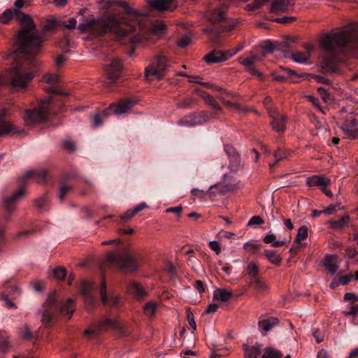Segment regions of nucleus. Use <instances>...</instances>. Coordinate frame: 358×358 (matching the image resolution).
Returning <instances> with one entry per match:
<instances>
[{
    "label": "nucleus",
    "instance_id": "44",
    "mask_svg": "<svg viewBox=\"0 0 358 358\" xmlns=\"http://www.w3.org/2000/svg\"><path fill=\"white\" fill-rule=\"evenodd\" d=\"M266 2V0H255L252 3L247 6L248 10H254L259 8Z\"/></svg>",
    "mask_w": 358,
    "mask_h": 358
},
{
    "label": "nucleus",
    "instance_id": "3",
    "mask_svg": "<svg viewBox=\"0 0 358 358\" xmlns=\"http://www.w3.org/2000/svg\"><path fill=\"white\" fill-rule=\"evenodd\" d=\"M28 5L25 0H15L14 2L13 10L15 13V17L21 25L16 36V43L27 48L37 50L43 43V40L36 34L32 17L20 10L24 6Z\"/></svg>",
    "mask_w": 358,
    "mask_h": 358
},
{
    "label": "nucleus",
    "instance_id": "19",
    "mask_svg": "<svg viewBox=\"0 0 358 358\" xmlns=\"http://www.w3.org/2000/svg\"><path fill=\"white\" fill-rule=\"evenodd\" d=\"M278 320L275 317L263 319L259 321L258 326L262 335H265L274 327L278 325Z\"/></svg>",
    "mask_w": 358,
    "mask_h": 358
},
{
    "label": "nucleus",
    "instance_id": "16",
    "mask_svg": "<svg viewBox=\"0 0 358 358\" xmlns=\"http://www.w3.org/2000/svg\"><path fill=\"white\" fill-rule=\"evenodd\" d=\"M6 114L5 107L0 108V136L7 135L10 132H17L12 124L4 121L3 117Z\"/></svg>",
    "mask_w": 358,
    "mask_h": 358
},
{
    "label": "nucleus",
    "instance_id": "21",
    "mask_svg": "<svg viewBox=\"0 0 358 358\" xmlns=\"http://www.w3.org/2000/svg\"><path fill=\"white\" fill-rule=\"evenodd\" d=\"M289 0H275L270 8V11L275 14L286 13L289 10Z\"/></svg>",
    "mask_w": 358,
    "mask_h": 358
},
{
    "label": "nucleus",
    "instance_id": "48",
    "mask_svg": "<svg viewBox=\"0 0 358 358\" xmlns=\"http://www.w3.org/2000/svg\"><path fill=\"white\" fill-rule=\"evenodd\" d=\"M53 273L55 277L59 280H63L66 275L65 269L61 267L55 268Z\"/></svg>",
    "mask_w": 358,
    "mask_h": 358
},
{
    "label": "nucleus",
    "instance_id": "33",
    "mask_svg": "<svg viewBox=\"0 0 358 358\" xmlns=\"http://www.w3.org/2000/svg\"><path fill=\"white\" fill-rule=\"evenodd\" d=\"M292 58L296 63L306 64L310 58V54L308 52H296L292 54Z\"/></svg>",
    "mask_w": 358,
    "mask_h": 358
},
{
    "label": "nucleus",
    "instance_id": "36",
    "mask_svg": "<svg viewBox=\"0 0 358 358\" xmlns=\"http://www.w3.org/2000/svg\"><path fill=\"white\" fill-rule=\"evenodd\" d=\"M14 16H15V13L13 10L10 8L6 9L0 15V22L3 24H7Z\"/></svg>",
    "mask_w": 358,
    "mask_h": 358
},
{
    "label": "nucleus",
    "instance_id": "6",
    "mask_svg": "<svg viewBox=\"0 0 358 358\" xmlns=\"http://www.w3.org/2000/svg\"><path fill=\"white\" fill-rule=\"evenodd\" d=\"M168 68V60L164 56H157L152 59L150 64L145 69V76L148 80L161 79Z\"/></svg>",
    "mask_w": 358,
    "mask_h": 358
},
{
    "label": "nucleus",
    "instance_id": "24",
    "mask_svg": "<svg viewBox=\"0 0 358 358\" xmlns=\"http://www.w3.org/2000/svg\"><path fill=\"white\" fill-rule=\"evenodd\" d=\"M232 296V292L226 288H217L213 292V299L221 302L228 301Z\"/></svg>",
    "mask_w": 358,
    "mask_h": 358
},
{
    "label": "nucleus",
    "instance_id": "18",
    "mask_svg": "<svg viewBox=\"0 0 358 358\" xmlns=\"http://www.w3.org/2000/svg\"><path fill=\"white\" fill-rule=\"evenodd\" d=\"M120 268L121 269L135 271L138 268L136 259L129 254H121Z\"/></svg>",
    "mask_w": 358,
    "mask_h": 358
},
{
    "label": "nucleus",
    "instance_id": "10",
    "mask_svg": "<svg viewBox=\"0 0 358 358\" xmlns=\"http://www.w3.org/2000/svg\"><path fill=\"white\" fill-rule=\"evenodd\" d=\"M147 4L149 8L159 11H172L176 9L174 0H148Z\"/></svg>",
    "mask_w": 358,
    "mask_h": 358
},
{
    "label": "nucleus",
    "instance_id": "35",
    "mask_svg": "<svg viewBox=\"0 0 358 358\" xmlns=\"http://www.w3.org/2000/svg\"><path fill=\"white\" fill-rule=\"evenodd\" d=\"M121 255H117L113 252H108L106 256V262L120 267Z\"/></svg>",
    "mask_w": 358,
    "mask_h": 358
},
{
    "label": "nucleus",
    "instance_id": "38",
    "mask_svg": "<svg viewBox=\"0 0 358 358\" xmlns=\"http://www.w3.org/2000/svg\"><path fill=\"white\" fill-rule=\"evenodd\" d=\"M250 283V285H253L254 288L259 292H266L268 288V285L265 282L261 281L259 278L251 280Z\"/></svg>",
    "mask_w": 358,
    "mask_h": 358
},
{
    "label": "nucleus",
    "instance_id": "9",
    "mask_svg": "<svg viewBox=\"0 0 358 358\" xmlns=\"http://www.w3.org/2000/svg\"><path fill=\"white\" fill-rule=\"evenodd\" d=\"M120 324L115 318L106 317L101 321L96 327H90L85 329L84 334L87 338H92L104 329L108 328L117 329Z\"/></svg>",
    "mask_w": 358,
    "mask_h": 358
},
{
    "label": "nucleus",
    "instance_id": "50",
    "mask_svg": "<svg viewBox=\"0 0 358 358\" xmlns=\"http://www.w3.org/2000/svg\"><path fill=\"white\" fill-rule=\"evenodd\" d=\"M296 20L295 17H278L273 20V21L281 23V24H289L294 22Z\"/></svg>",
    "mask_w": 358,
    "mask_h": 358
},
{
    "label": "nucleus",
    "instance_id": "20",
    "mask_svg": "<svg viewBox=\"0 0 358 358\" xmlns=\"http://www.w3.org/2000/svg\"><path fill=\"white\" fill-rule=\"evenodd\" d=\"M306 183L308 186H319L320 188L327 187L331 183V180L324 176H313L307 178Z\"/></svg>",
    "mask_w": 358,
    "mask_h": 358
},
{
    "label": "nucleus",
    "instance_id": "40",
    "mask_svg": "<svg viewBox=\"0 0 358 358\" xmlns=\"http://www.w3.org/2000/svg\"><path fill=\"white\" fill-rule=\"evenodd\" d=\"M282 355L278 350L268 348L262 355V358H282Z\"/></svg>",
    "mask_w": 358,
    "mask_h": 358
},
{
    "label": "nucleus",
    "instance_id": "64",
    "mask_svg": "<svg viewBox=\"0 0 358 358\" xmlns=\"http://www.w3.org/2000/svg\"><path fill=\"white\" fill-rule=\"evenodd\" d=\"M317 90L324 102H327L329 98L326 90L323 87H319Z\"/></svg>",
    "mask_w": 358,
    "mask_h": 358
},
{
    "label": "nucleus",
    "instance_id": "27",
    "mask_svg": "<svg viewBox=\"0 0 358 358\" xmlns=\"http://www.w3.org/2000/svg\"><path fill=\"white\" fill-rule=\"evenodd\" d=\"M243 350L245 358H257L260 355V346L258 344L253 346L244 345Z\"/></svg>",
    "mask_w": 358,
    "mask_h": 358
},
{
    "label": "nucleus",
    "instance_id": "12",
    "mask_svg": "<svg viewBox=\"0 0 358 358\" xmlns=\"http://www.w3.org/2000/svg\"><path fill=\"white\" fill-rule=\"evenodd\" d=\"M42 81L50 85L49 87L45 89L47 92L66 95V93H62L56 89V86L59 83V76L57 73H46L43 76Z\"/></svg>",
    "mask_w": 358,
    "mask_h": 358
},
{
    "label": "nucleus",
    "instance_id": "17",
    "mask_svg": "<svg viewBox=\"0 0 358 358\" xmlns=\"http://www.w3.org/2000/svg\"><path fill=\"white\" fill-rule=\"evenodd\" d=\"M270 116L272 119L271 125L273 129L278 132L283 131L285 128L284 115L274 111L271 112Z\"/></svg>",
    "mask_w": 358,
    "mask_h": 358
},
{
    "label": "nucleus",
    "instance_id": "32",
    "mask_svg": "<svg viewBox=\"0 0 358 358\" xmlns=\"http://www.w3.org/2000/svg\"><path fill=\"white\" fill-rule=\"evenodd\" d=\"M46 177V172L45 171H35L31 170L27 171L24 175V178H33L38 182H41L45 180Z\"/></svg>",
    "mask_w": 358,
    "mask_h": 358
},
{
    "label": "nucleus",
    "instance_id": "45",
    "mask_svg": "<svg viewBox=\"0 0 358 358\" xmlns=\"http://www.w3.org/2000/svg\"><path fill=\"white\" fill-rule=\"evenodd\" d=\"M275 48V43L273 42H267L263 46V52L262 57L265 56L266 54L271 53Z\"/></svg>",
    "mask_w": 358,
    "mask_h": 358
},
{
    "label": "nucleus",
    "instance_id": "43",
    "mask_svg": "<svg viewBox=\"0 0 358 358\" xmlns=\"http://www.w3.org/2000/svg\"><path fill=\"white\" fill-rule=\"evenodd\" d=\"M192 38L189 35H185L182 36L178 41V45L180 48H185L191 43Z\"/></svg>",
    "mask_w": 358,
    "mask_h": 358
},
{
    "label": "nucleus",
    "instance_id": "11",
    "mask_svg": "<svg viewBox=\"0 0 358 358\" xmlns=\"http://www.w3.org/2000/svg\"><path fill=\"white\" fill-rule=\"evenodd\" d=\"M238 52V50L233 52L227 51V52H223L222 51H215L205 56V60L208 64L222 62L233 57Z\"/></svg>",
    "mask_w": 358,
    "mask_h": 358
},
{
    "label": "nucleus",
    "instance_id": "60",
    "mask_svg": "<svg viewBox=\"0 0 358 358\" xmlns=\"http://www.w3.org/2000/svg\"><path fill=\"white\" fill-rule=\"evenodd\" d=\"M51 319L52 315L49 311L46 310L43 313L41 320L43 324H48L51 321Z\"/></svg>",
    "mask_w": 358,
    "mask_h": 358
},
{
    "label": "nucleus",
    "instance_id": "37",
    "mask_svg": "<svg viewBox=\"0 0 358 358\" xmlns=\"http://www.w3.org/2000/svg\"><path fill=\"white\" fill-rule=\"evenodd\" d=\"M247 273L248 275L251 278V280L257 278V275L259 273V267L257 263L253 262L249 263L247 266Z\"/></svg>",
    "mask_w": 358,
    "mask_h": 358
},
{
    "label": "nucleus",
    "instance_id": "55",
    "mask_svg": "<svg viewBox=\"0 0 358 358\" xmlns=\"http://www.w3.org/2000/svg\"><path fill=\"white\" fill-rule=\"evenodd\" d=\"M248 70V71L253 76H257V78H259L260 80H263L264 79V76L263 74L259 71L258 70H257L254 65L250 66L249 68L247 69Z\"/></svg>",
    "mask_w": 358,
    "mask_h": 358
},
{
    "label": "nucleus",
    "instance_id": "49",
    "mask_svg": "<svg viewBox=\"0 0 358 358\" xmlns=\"http://www.w3.org/2000/svg\"><path fill=\"white\" fill-rule=\"evenodd\" d=\"M348 216H344L338 221L331 222L334 227L342 228L347 224Z\"/></svg>",
    "mask_w": 358,
    "mask_h": 358
},
{
    "label": "nucleus",
    "instance_id": "34",
    "mask_svg": "<svg viewBox=\"0 0 358 358\" xmlns=\"http://www.w3.org/2000/svg\"><path fill=\"white\" fill-rule=\"evenodd\" d=\"M157 305L154 301L148 302L143 307L145 314L148 317L155 316L157 312Z\"/></svg>",
    "mask_w": 358,
    "mask_h": 358
},
{
    "label": "nucleus",
    "instance_id": "62",
    "mask_svg": "<svg viewBox=\"0 0 358 358\" xmlns=\"http://www.w3.org/2000/svg\"><path fill=\"white\" fill-rule=\"evenodd\" d=\"M77 24L76 20L73 17L69 19L66 23H65V27L69 29H75Z\"/></svg>",
    "mask_w": 358,
    "mask_h": 358
},
{
    "label": "nucleus",
    "instance_id": "26",
    "mask_svg": "<svg viewBox=\"0 0 358 358\" xmlns=\"http://www.w3.org/2000/svg\"><path fill=\"white\" fill-rule=\"evenodd\" d=\"M225 152H227L229 160L233 164H229V167L233 169V166L238 165L240 162V157L236 152L235 149L231 145H226L224 147Z\"/></svg>",
    "mask_w": 358,
    "mask_h": 358
},
{
    "label": "nucleus",
    "instance_id": "22",
    "mask_svg": "<svg viewBox=\"0 0 358 358\" xmlns=\"http://www.w3.org/2000/svg\"><path fill=\"white\" fill-rule=\"evenodd\" d=\"M225 13L226 8L224 6H220V8L209 11L207 15V19L213 23L219 22L224 19Z\"/></svg>",
    "mask_w": 358,
    "mask_h": 358
},
{
    "label": "nucleus",
    "instance_id": "14",
    "mask_svg": "<svg viewBox=\"0 0 358 358\" xmlns=\"http://www.w3.org/2000/svg\"><path fill=\"white\" fill-rule=\"evenodd\" d=\"M122 69V64L121 60L115 59L106 66L105 70L108 78L113 81L119 77Z\"/></svg>",
    "mask_w": 358,
    "mask_h": 358
},
{
    "label": "nucleus",
    "instance_id": "4",
    "mask_svg": "<svg viewBox=\"0 0 358 358\" xmlns=\"http://www.w3.org/2000/svg\"><path fill=\"white\" fill-rule=\"evenodd\" d=\"M321 48L329 54H335L344 48L358 50V31L352 29L332 31L320 40Z\"/></svg>",
    "mask_w": 358,
    "mask_h": 358
},
{
    "label": "nucleus",
    "instance_id": "54",
    "mask_svg": "<svg viewBox=\"0 0 358 358\" xmlns=\"http://www.w3.org/2000/svg\"><path fill=\"white\" fill-rule=\"evenodd\" d=\"M244 248L251 252H255L259 248V245L255 243L248 242L244 244Z\"/></svg>",
    "mask_w": 358,
    "mask_h": 358
},
{
    "label": "nucleus",
    "instance_id": "29",
    "mask_svg": "<svg viewBox=\"0 0 358 358\" xmlns=\"http://www.w3.org/2000/svg\"><path fill=\"white\" fill-rule=\"evenodd\" d=\"M264 255L269 262L275 265H279L282 259L280 255L274 250H266Z\"/></svg>",
    "mask_w": 358,
    "mask_h": 358
},
{
    "label": "nucleus",
    "instance_id": "57",
    "mask_svg": "<svg viewBox=\"0 0 358 358\" xmlns=\"http://www.w3.org/2000/svg\"><path fill=\"white\" fill-rule=\"evenodd\" d=\"M182 206H178L167 208L166 210V213H175V214H176L178 215H180L181 212H182Z\"/></svg>",
    "mask_w": 358,
    "mask_h": 358
},
{
    "label": "nucleus",
    "instance_id": "2",
    "mask_svg": "<svg viewBox=\"0 0 358 358\" xmlns=\"http://www.w3.org/2000/svg\"><path fill=\"white\" fill-rule=\"evenodd\" d=\"M80 33H92L97 36H102L107 33H112L115 39L122 43L127 37L131 29L127 23H124L120 17L115 14H110L101 18L88 17L83 18L78 27Z\"/></svg>",
    "mask_w": 358,
    "mask_h": 358
},
{
    "label": "nucleus",
    "instance_id": "23",
    "mask_svg": "<svg viewBox=\"0 0 358 358\" xmlns=\"http://www.w3.org/2000/svg\"><path fill=\"white\" fill-rule=\"evenodd\" d=\"M336 255H327L324 259V266L326 270L331 274L334 275L338 270V266L336 261Z\"/></svg>",
    "mask_w": 358,
    "mask_h": 358
},
{
    "label": "nucleus",
    "instance_id": "39",
    "mask_svg": "<svg viewBox=\"0 0 358 358\" xmlns=\"http://www.w3.org/2000/svg\"><path fill=\"white\" fill-rule=\"evenodd\" d=\"M308 236V228L306 226H302L299 228L296 237L295 241L300 243L301 241L306 239Z\"/></svg>",
    "mask_w": 358,
    "mask_h": 358
},
{
    "label": "nucleus",
    "instance_id": "7",
    "mask_svg": "<svg viewBox=\"0 0 358 358\" xmlns=\"http://www.w3.org/2000/svg\"><path fill=\"white\" fill-rule=\"evenodd\" d=\"M51 102L50 98H47L41 101L38 108L33 110H27L25 112L24 120L27 125H32L46 119V112Z\"/></svg>",
    "mask_w": 358,
    "mask_h": 358
},
{
    "label": "nucleus",
    "instance_id": "1",
    "mask_svg": "<svg viewBox=\"0 0 358 358\" xmlns=\"http://www.w3.org/2000/svg\"><path fill=\"white\" fill-rule=\"evenodd\" d=\"M17 50L8 57L13 58L16 65L9 71V82L12 87L24 90L34 78L38 69V62L35 56L41 51L42 43L37 50L25 48L17 44Z\"/></svg>",
    "mask_w": 358,
    "mask_h": 358
},
{
    "label": "nucleus",
    "instance_id": "13",
    "mask_svg": "<svg viewBox=\"0 0 358 358\" xmlns=\"http://www.w3.org/2000/svg\"><path fill=\"white\" fill-rule=\"evenodd\" d=\"M136 101L134 99H124L117 104H113L108 110L116 115H120L129 112V110L136 104Z\"/></svg>",
    "mask_w": 358,
    "mask_h": 358
},
{
    "label": "nucleus",
    "instance_id": "30",
    "mask_svg": "<svg viewBox=\"0 0 358 358\" xmlns=\"http://www.w3.org/2000/svg\"><path fill=\"white\" fill-rule=\"evenodd\" d=\"M74 310L75 308L71 299H68L66 303L61 307V313L68 319L71 317Z\"/></svg>",
    "mask_w": 358,
    "mask_h": 358
},
{
    "label": "nucleus",
    "instance_id": "56",
    "mask_svg": "<svg viewBox=\"0 0 358 358\" xmlns=\"http://www.w3.org/2000/svg\"><path fill=\"white\" fill-rule=\"evenodd\" d=\"M71 188L70 187L67 185H64L61 187L59 191L58 197L60 200H63L64 198L65 194L70 191Z\"/></svg>",
    "mask_w": 358,
    "mask_h": 358
},
{
    "label": "nucleus",
    "instance_id": "58",
    "mask_svg": "<svg viewBox=\"0 0 358 358\" xmlns=\"http://www.w3.org/2000/svg\"><path fill=\"white\" fill-rule=\"evenodd\" d=\"M239 62L247 69L254 65L252 60L250 59V57L245 58H239Z\"/></svg>",
    "mask_w": 358,
    "mask_h": 358
},
{
    "label": "nucleus",
    "instance_id": "42",
    "mask_svg": "<svg viewBox=\"0 0 358 358\" xmlns=\"http://www.w3.org/2000/svg\"><path fill=\"white\" fill-rule=\"evenodd\" d=\"M92 288V285L91 283L86 281H83L82 282L80 286V292L83 295H87Z\"/></svg>",
    "mask_w": 358,
    "mask_h": 358
},
{
    "label": "nucleus",
    "instance_id": "31",
    "mask_svg": "<svg viewBox=\"0 0 358 358\" xmlns=\"http://www.w3.org/2000/svg\"><path fill=\"white\" fill-rule=\"evenodd\" d=\"M264 241L266 243L271 244L272 247L278 248L282 246L285 244V240H276V236L270 232L265 236L264 238Z\"/></svg>",
    "mask_w": 358,
    "mask_h": 358
},
{
    "label": "nucleus",
    "instance_id": "25",
    "mask_svg": "<svg viewBox=\"0 0 358 358\" xmlns=\"http://www.w3.org/2000/svg\"><path fill=\"white\" fill-rule=\"evenodd\" d=\"M128 292L130 294L134 295L136 298H141L146 294V292L145 291L143 287L137 282H131L129 287Z\"/></svg>",
    "mask_w": 358,
    "mask_h": 358
},
{
    "label": "nucleus",
    "instance_id": "46",
    "mask_svg": "<svg viewBox=\"0 0 358 358\" xmlns=\"http://www.w3.org/2000/svg\"><path fill=\"white\" fill-rule=\"evenodd\" d=\"M56 26L57 20L55 19H50L45 22L43 29L47 31H52L56 28Z\"/></svg>",
    "mask_w": 358,
    "mask_h": 358
},
{
    "label": "nucleus",
    "instance_id": "8",
    "mask_svg": "<svg viewBox=\"0 0 358 358\" xmlns=\"http://www.w3.org/2000/svg\"><path fill=\"white\" fill-rule=\"evenodd\" d=\"M345 114V110H341L339 117H338L339 120L338 124H339L341 129L348 138H355L358 136V127L356 120L352 115H348L345 120L343 122L341 119Z\"/></svg>",
    "mask_w": 358,
    "mask_h": 358
},
{
    "label": "nucleus",
    "instance_id": "28",
    "mask_svg": "<svg viewBox=\"0 0 358 358\" xmlns=\"http://www.w3.org/2000/svg\"><path fill=\"white\" fill-rule=\"evenodd\" d=\"M24 192L22 189L17 190L15 194L6 198L4 201L5 208L10 210L13 206L18 201V199L24 194Z\"/></svg>",
    "mask_w": 358,
    "mask_h": 358
},
{
    "label": "nucleus",
    "instance_id": "47",
    "mask_svg": "<svg viewBox=\"0 0 358 358\" xmlns=\"http://www.w3.org/2000/svg\"><path fill=\"white\" fill-rule=\"evenodd\" d=\"M203 97L207 103H208L209 105H210L211 106H213L215 108H219V106H218L217 103L216 102L215 99L211 95L208 94H204Z\"/></svg>",
    "mask_w": 358,
    "mask_h": 358
},
{
    "label": "nucleus",
    "instance_id": "41",
    "mask_svg": "<svg viewBox=\"0 0 358 358\" xmlns=\"http://www.w3.org/2000/svg\"><path fill=\"white\" fill-rule=\"evenodd\" d=\"M306 99L310 101L311 102V103L315 106L316 107L322 114H325L326 113V111H325V109L322 108L320 104H319V101L317 99H316L315 97H314L312 95H307L306 96Z\"/></svg>",
    "mask_w": 358,
    "mask_h": 358
},
{
    "label": "nucleus",
    "instance_id": "59",
    "mask_svg": "<svg viewBox=\"0 0 358 358\" xmlns=\"http://www.w3.org/2000/svg\"><path fill=\"white\" fill-rule=\"evenodd\" d=\"M344 299L345 301H350L352 303H355L358 301V296L352 293H346L344 295Z\"/></svg>",
    "mask_w": 358,
    "mask_h": 358
},
{
    "label": "nucleus",
    "instance_id": "15",
    "mask_svg": "<svg viewBox=\"0 0 358 358\" xmlns=\"http://www.w3.org/2000/svg\"><path fill=\"white\" fill-rule=\"evenodd\" d=\"M101 299L103 304L109 306H115L120 302V299L117 296L112 294L109 296L106 294V285L105 282L101 284L100 288Z\"/></svg>",
    "mask_w": 358,
    "mask_h": 358
},
{
    "label": "nucleus",
    "instance_id": "63",
    "mask_svg": "<svg viewBox=\"0 0 358 358\" xmlns=\"http://www.w3.org/2000/svg\"><path fill=\"white\" fill-rule=\"evenodd\" d=\"M187 320H188L189 324L190 325V327L194 330H196V322H195L194 319V315H193V314L192 313H187Z\"/></svg>",
    "mask_w": 358,
    "mask_h": 358
},
{
    "label": "nucleus",
    "instance_id": "51",
    "mask_svg": "<svg viewBox=\"0 0 358 358\" xmlns=\"http://www.w3.org/2000/svg\"><path fill=\"white\" fill-rule=\"evenodd\" d=\"M264 223V220L259 216L252 217L248 222V226L259 225Z\"/></svg>",
    "mask_w": 358,
    "mask_h": 358
},
{
    "label": "nucleus",
    "instance_id": "61",
    "mask_svg": "<svg viewBox=\"0 0 358 358\" xmlns=\"http://www.w3.org/2000/svg\"><path fill=\"white\" fill-rule=\"evenodd\" d=\"M9 348L8 342L6 340H3L0 341V352L2 354H5Z\"/></svg>",
    "mask_w": 358,
    "mask_h": 358
},
{
    "label": "nucleus",
    "instance_id": "53",
    "mask_svg": "<svg viewBox=\"0 0 358 358\" xmlns=\"http://www.w3.org/2000/svg\"><path fill=\"white\" fill-rule=\"evenodd\" d=\"M273 155L276 159V162L287 157V152L280 148L277 150Z\"/></svg>",
    "mask_w": 358,
    "mask_h": 358
},
{
    "label": "nucleus",
    "instance_id": "52",
    "mask_svg": "<svg viewBox=\"0 0 358 358\" xmlns=\"http://www.w3.org/2000/svg\"><path fill=\"white\" fill-rule=\"evenodd\" d=\"M210 248L213 250L216 255H219L221 252V247L219 243L216 241H211L208 243Z\"/></svg>",
    "mask_w": 358,
    "mask_h": 358
},
{
    "label": "nucleus",
    "instance_id": "5",
    "mask_svg": "<svg viewBox=\"0 0 358 358\" xmlns=\"http://www.w3.org/2000/svg\"><path fill=\"white\" fill-rule=\"evenodd\" d=\"M131 30L129 36L122 40V43H131L134 45H143L148 43H154L156 36L164 32L166 25L162 21L151 22L145 18H142L138 22V27H134L127 24Z\"/></svg>",
    "mask_w": 358,
    "mask_h": 358
}]
</instances>
